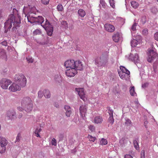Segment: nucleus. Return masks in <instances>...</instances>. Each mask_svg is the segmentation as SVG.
I'll use <instances>...</instances> for the list:
<instances>
[{
    "label": "nucleus",
    "mask_w": 158,
    "mask_h": 158,
    "mask_svg": "<svg viewBox=\"0 0 158 158\" xmlns=\"http://www.w3.org/2000/svg\"><path fill=\"white\" fill-rule=\"evenodd\" d=\"M64 65L66 68L74 69L75 67V61L68 60L65 62Z\"/></svg>",
    "instance_id": "obj_11"
},
{
    "label": "nucleus",
    "mask_w": 158,
    "mask_h": 158,
    "mask_svg": "<svg viewBox=\"0 0 158 158\" xmlns=\"http://www.w3.org/2000/svg\"><path fill=\"white\" fill-rule=\"evenodd\" d=\"M129 59L132 61H134L135 63H137L139 62V57L137 54H135L134 55L133 54H131L129 56Z\"/></svg>",
    "instance_id": "obj_18"
},
{
    "label": "nucleus",
    "mask_w": 158,
    "mask_h": 158,
    "mask_svg": "<svg viewBox=\"0 0 158 158\" xmlns=\"http://www.w3.org/2000/svg\"><path fill=\"white\" fill-rule=\"evenodd\" d=\"M148 61L149 62H152L154 59L158 60V54L153 50H150L148 52Z\"/></svg>",
    "instance_id": "obj_6"
},
{
    "label": "nucleus",
    "mask_w": 158,
    "mask_h": 158,
    "mask_svg": "<svg viewBox=\"0 0 158 158\" xmlns=\"http://www.w3.org/2000/svg\"><path fill=\"white\" fill-rule=\"evenodd\" d=\"M140 22L141 23L140 24H144L147 22V18L146 16H142L141 18Z\"/></svg>",
    "instance_id": "obj_31"
},
{
    "label": "nucleus",
    "mask_w": 158,
    "mask_h": 158,
    "mask_svg": "<svg viewBox=\"0 0 158 158\" xmlns=\"http://www.w3.org/2000/svg\"><path fill=\"white\" fill-rule=\"evenodd\" d=\"M21 87L18 84L13 83L12 84L10 85L8 89L9 90L12 92H15L17 91H19L21 90Z\"/></svg>",
    "instance_id": "obj_10"
},
{
    "label": "nucleus",
    "mask_w": 158,
    "mask_h": 158,
    "mask_svg": "<svg viewBox=\"0 0 158 158\" xmlns=\"http://www.w3.org/2000/svg\"><path fill=\"white\" fill-rule=\"evenodd\" d=\"M33 34L34 35H36L41 34V32L40 30L38 29H36L33 32Z\"/></svg>",
    "instance_id": "obj_42"
},
{
    "label": "nucleus",
    "mask_w": 158,
    "mask_h": 158,
    "mask_svg": "<svg viewBox=\"0 0 158 158\" xmlns=\"http://www.w3.org/2000/svg\"><path fill=\"white\" fill-rule=\"evenodd\" d=\"M8 142L4 137L0 136V153H1L4 152L6 149V146Z\"/></svg>",
    "instance_id": "obj_5"
},
{
    "label": "nucleus",
    "mask_w": 158,
    "mask_h": 158,
    "mask_svg": "<svg viewBox=\"0 0 158 158\" xmlns=\"http://www.w3.org/2000/svg\"><path fill=\"white\" fill-rule=\"evenodd\" d=\"M120 69H121V71L125 72L126 70V69L124 67L122 66H121L120 67Z\"/></svg>",
    "instance_id": "obj_56"
},
{
    "label": "nucleus",
    "mask_w": 158,
    "mask_h": 158,
    "mask_svg": "<svg viewBox=\"0 0 158 158\" xmlns=\"http://www.w3.org/2000/svg\"><path fill=\"white\" fill-rule=\"evenodd\" d=\"M125 158H133V157L130 155L127 154L124 156Z\"/></svg>",
    "instance_id": "obj_61"
},
{
    "label": "nucleus",
    "mask_w": 158,
    "mask_h": 158,
    "mask_svg": "<svg viewBox=\"0 0 158 158\" xmlns=\"http://www.w3.org/2000/svg\"><path fill=\"white\" fill-rule=\"evenodd\" d=\"M148 85V83L147 82H145L142 84V88H145L147 87Z\"/></svg>",
    "instance_id": "obj_60"
},
{
    "label": "nucleus",
    "mask_w": 158,
    "mask_h": 158,
    "mask_svg": "<svg viewBox=\"0 0 158 158\" xmlns=\"http://www.w3.org/2000/svg\"><path fill=\"white\" fill-rule=\"evenodd\" d=\"M44 95L46 98H50L51 94L49 90L45 89L44 91Z\"/></svg>",
    "instance_id": "obj_27"
},
{
    "label": "nucleus",
    "mask_w": 158,
    "mask_h": 158,
    "mask_svg": "<svg viewBox=\"0 0 158 158\" xmlns=\"http://www.w3.org/2000/svg\"><path fill=\"white\" fill-rule=\"evenodd\" d=\"M104 27L105 30L109 32H112L115 30L114 27L110 24H105L104 25Z\"/></svg>",
    "instance_id": "obj_14"
},
{
    "label": "nucleus",
    "mask_w": 158,
    "mask_h": 158,
    "mask_svg": "<svg viewBox=\"0 0 158 158\" xmlns=\"http://www.w3.org/2000/svg\"><path fill=\"white\" fill-rule=\"evenodd\" d=\"M145 158V151L144 150H142L141 151V158Z\"/></svg>",
    "instance_id": "obj_58"
},
{
    "label": "nucleus",
    "mask_w": 158,
    "mask_h": 158,
    "mask_svg": "<svg viewBox=\"0 0 158 158\" xmlns=\"http://www.w3.org/2000/svg\"><path fill=\"white\" fill-rule=\"evenodd\" d=\"M77 73V71L74 68L67 69L65 72L66 76L69 77H74Z\"/></svg>",
    "instance_id": "obj_13"
},
{
    "label": "nucleus",
    "mask_w": 158,
    "mask_h": 158,
    "mask_svg": "<svg viewBox=\"0 0 158 158\" xmlns=\"http://www.w3.org/2000/svg\"><path fill=\"white\" fill-rule=\"evenodd\" d=\"M89 128L92 132L94 131L95 130V128L94 126L90 125L89 127Z\"/></svg>",
    "instance_id": "obj_49"
},
{
    "label": "nucleus",
    "mask_w": 158,
    "mask_h": 158,
    "mask_svg": "<svg viewBox=\"0 0 158 158\" xmlns=\"http://www.w3.org/2000/svg\"><path fill=\"white\" fill-rule=\"evenodd\" d=\"M110 6L113 8L115 7V1L114 0H109Z\"/></svg>",
    "instance_id": "obj_39"
},
{
    "label": "nucleus",
    "mask_w": 158,
    "mask_h": 158,
    "mask_svg": "<svg viewBox=\"0 0 158 158\" xmlns=\"http://www.w3.org/2000/svg\"><path fill=\"white\" fill-rule=\"evenodd\" d=\"M21 138V134L19 133L18 134L16 137V139L15 141V143L19 142L20 141V139Z\"/></svg>",
    "instance_id": "obj_41"
},
{
    "label": "nucleus",
    "mask_w": 158,
    "mask_h": 158,
    "mask_svg": "<svg viewBox=\"0 0 158 158\" xmlns=\"http://www.w3.org/2000/svg\"><path fill=\"white\" fill-rule=\"evenodd\" d=\"M75 90L77 92L81 98L84 100L85 98V94L84 91V89L83 88H76Z\"/></svg>",
    "instance_id": "obj_15"
},
{
    "label": "nucleus",
    "mask_w": 158,
    "mask_h": 158,
    "mask_svg": "<svg viewBox=\"0 0 158 158\" xmlns=\"http://www.w3.org/2000/svg\"><path fill=\"white\" fill-rule=\"evenodd\" d=\"M45 123L44 122H42L39 125L40 128H43L44 126Z\"/></svg>",
    "instance_id": "obj_63"
},
{
    "label": "nucleus",
    "mask_w": 158,
    "mask_h": 158,
    "mask_svg": "<svg viewBox=\"0 0 158 158\" xmlns=\"http://www.w3.org/2000/svg\"><path fill=\"white\" fill-rule=\"evenodd\" d=\"M38 97L40 98H41L43 96V93L42 91H39L38 93Z\"/></svg>",
    "instance_id": "obj_51"
},
{
    "label": "nucleus",
    "mask_w": 158,
    "mask_h": 158,
    "mask_svg": "<svg viewBox=\"0 0 158 158\" xmlns=\"http://www.w3.org/2000/svg\"><path fill=\"white\" fill-rule=\"evenodd\" d=\"M12 83L11 81L9 79L6 78H3L0 81V84L1 87L4 89H7L9 85Z\"/></svg>",
    "instance_id": "obj_7"
},
{
    "label": "nucleus",
    "mask_w": 158,
    "mask_h": 158,
    "mask_svg": "<svg viewBox=\"0 0 158 158\" xmlns=\"http://www.w3.org/2000/svg\"><path fill=\"white\" fill-rule=\"evenodd\" d=\"M78 13L81 17H83L86 15L85 11L81 9L78 10Z\"/></svg>",
    "instance_id": "obj_26"
},
{
    "label": "nucleus",
    "mask_w": 158,
    "mask_h": 158,
    "mask_svg": "<svg viewBox=\"0 0 158 158\" xmlns=\"http://www.w3.org/2000/svg\"><path fill=\"white\" fill-rule=\"evenodd\" d=\"M100 143L102 145H105L107 143V141L106 139L102 138L100 141Z\"/></svg>",
    "instance_id": "obj_40"
},
{
    "label": "nucleus",
    "mask_w": 158,
    "mask_h": 158,
    "mask_svg": "<svg viewBox=\"0 0 158 158\" xmlns=\"http://www.w3.org/2000/svg\"><path fill=\"white\" fill-rule=\"evenodd\" d=\"M125 124L127 126H130L132 125V122L130 119L126 118Z\"/></svg>",
    "instance_id": "obj_36"
},
{
    "label": "nucleus",
    "mask_w": 158,
    "mask_h": 158,
    "mask_svg": "<svg viewBox=\"0 0 158 158\" xmlns=\"http://www.w3.org/2000/svg\"><path fill=\"white\" fill-rule=\"evenodd\" d=\"M64 136V134L60 133L59 135V138L60 140H62L63 139Z\"/></svg>",
    "instance_id": "obj_59"
},
{
    "label": "nucleus",
    "mask_w": 158,
    "mask_h": 158,
    "mask_svg": "<svg viewBox=\"0 0 158 158\" xmlns=\"http://www.w3.org/2000/svg\"><path fill=\"white\" fill-rule=\"evenodd\" d=\"M6 58V53L5 51L2 49H0V59H5Z\"/></svg>",
    "instance_id": "obj_22"
},
{
    "label": "nucleus",
    "mask_w": 158,
    "mask_h": 158,
    "mask_svg": "<svg viewBox=\"0 0 158 158\" xmlns=\"http://www.w3.org/2000/svg\"><path fill=\"white\" fill-rule=\"evenodd\" d=\"M148 97H150L152 98H155L156 97V95L154 92L152 91L150 92L148 95H147V98Z\"/></svg>",
    "instance_id": "obj_30"
},
{
    "label": "nucleus",
    "mask_w": 158,
    "mask_h": 158,
    "mask_svg": "<svg viewBox=\"0 0 158 158\" xmlns=\"http://www.w3.org/2000/svg\"><path fill=\"white\" fill-rule=\"evenodd\" d=\"M112 38L113 40L115 42H118L121 39L119 33L118 32H115L112 36Z\"/></svg>",
    "instance_id": "obj_19"
},
{
    "label": "nucleus",
    "mask_w": 158,
    "mask_h": 158,
    "mask_svg": "<svg viewBox=\"0 0 158 158\" xmlns=\"http://www.w3.org/2000/svg\"><path fill=\"white\" fill-rule=\"evenodd\" d=\"M27 60L28 61L29 63H32L33 61V59L32 58H29V59L27 58Z\"/></svg>",
    "instance_id": "obj_64"
},
{
    "label": "nucleus",
    "mask_w": 158,
    "mask_h": 158,
    "mask_svg": "<svg viewBox=\"0 0 158 158\" xmlns=\"http://www.w3.org/2000/svg\"><path fill=\"white\" fill-rule=\"evenodd\" d=\"M103 121L102 117L100 116H96L94 119V122L95 123L98 124L101 123Z\"/></svg>",
    "instance_id": "obj_23"
},
{
    "label": "nucleus",
    "mask_w": 158,
    "mask_h": 158,
    "mask_svg": "<svg viewBox=\"0 0 158 158\" xmlns=\"http://www.w3.org/2000/svg\"><path fill=\"white\" fill-rule=\"evenodd\" d=\"M28 21L31 23H35V24H41L44 21V18L41 16H38V17H35L33 16L31 17V19H29L28 16H27Z\"/></svg>",
    "instance_id": "obj_4"
},
{
    "label": "nucleus",
    "mask_w": 158,
    "mask_h": 158,
    "mask_svg": "<svg viewBox=\"0 0 158 158\" xmlns=\"http://www.w3.org/2000/svg\"><path fill=\"white\" fill-rule=\"evenodd\" d=\"M127 143V140H126V139L125 137L122 138L120 140H119V143L120 144L121 146L122 147H123L125 146V144H126Z\"/></svg>",
    "instance_id": "obj_25"
},
{
    "label": "nucleus",
    "mask_w": 158,
    "mask_h": 158,
    "mask_svg": "<svg viewBox=\"0 0 158 158\" xmlns=\"http://www.w3.org/2000/svg\"><path fill=\"white\" fill-rule=\"evenodd\" d=\"M61 24L65 27H68V24L66 21H62L61 22Z\"/></svg>",
    "instance_id": "obj_53"
},
{
    "label": "nucleus",
    "mask_w": 158,
    "mask_h": 158,
    "mask_svg": "<svg viewBox=\"0 0 158 158\" xmlns=\"http://www.w3.org/2000/svg\"><path fill=\"white\" fill-rule=\"evenodd\" d=\"M57 8L59 11H62L63 10V6L61 4H58L57 6Z\"/></svg>",
    "instance_id": "obj_44"
},
{
    "label": "nucleus",
    "mask_w": 158,
    "mask_h": 158,
    "mask_svg": "<svg viewBox=\"0 0 158 158\" xmlns=\"http://www.w3.org/2000/svg\"><path fill=\"white\" fill-rule=\"evenodd\" d=\"M66 111V115L68 117H69L72 113V111L70 106H65L64 107Z\"/></svg>",
    "instance_id": "obj_20"
},
{
    "label": "nucleus",
    "mask_w": 158,
    "mask_h": 158,
    "mask_svg": "<svg viewBox=\"0 0 158 158\" xmlns=\"http://www.w3.org/2000/svg\"><path fill=\"white\" fill-rule=\"evenodd\" d=\"M36 8L35 7H33L30 10V12L29 13H33L35 14L36 13Z\"/></svg>",
    "instance_id": "obj_52"
},
{
    "label": "nucleus",
    "mask_w": 158,
    "mask_h": 158,
    "mask_svg": "<svg viewBox=\"0 0 158 158\" xmlns=\"http://www.w3.org/2000/svg\"><path fill=\"white\" fill-rule=\"evenodd\" d=\"M21 106L23 107L27 105L32 103V101L29 97H25L23 98L21 101Z\"/></svg>",
    "instance_id": "obj_12"
},
{
    "label": "nucleus",
    "mask_w": 158,
    "mask_h": 158,
    "mask_svg": "<svg viewBox=\"0 0 158 158\" xmlns=\"http://www.w3.org/2000/svg\"><path fill=\"white\" fill-rule=\"evenodd\" d=\"M108 51L103 52L99 57L96 58L95 64L98 67L104 66L106 64L108 60Z\"/></svg>",
    "instance_id": "obj_2"
},
{
    "label": "nucleus",
    "mask_w": 158,
    "mask_h": 158,
    "mask_svg": "<svg viewBox=\"0 0 158 158\" xmlns=\"http://www.w3.org/2000/svg\"><path fill=\"white\" fill-rule=\"evenodd\" d=\"M75 69L77 70H82L83 69L84 66L81 61H75Z\"/></svg>",
    "instance_id": "obj_16"
},
{
    "label": "nucleus",
    "mask_w": 158,
    "mask_h": 158,
    "mask_svg": "<svg viewBox=\"0 0 158 158\" xmlns=\"http://www.w3.org/2000/svg\"><path fill=\"white\" fill-rule=\"evenodd\" d=\"M14 80L16 83L19 84L21 87H25L26 86L27 79L23 74H16L14 77Z\"/></svg>",
    "instance_id": "obj_3"
},
{
    "label": "nucleus",
    "mask_w": 158,
    "mask_h": 158,
    "mask_svg": "<svg viewBox=\"0 0 158 158\" xmlns=\"http://www.w3.org/2000/svg\"><path fill=\"white\" fill-rule=\"evenodd\" d=\"M6 117L8 120H12L16 117V113L15 110L13 109H10L6 113Z\"/></svg>",
    "instance_id": "obj_8"
},
{
    "label": "nucleus",
    "mask_w": 158,
    "mask_h": 158,
    "mask_svg": "<svg viewBox=\"0 0 158 158\" xmlns=\"http://www.w3.org/2000/svg\"><path fill=\"white\" fill-rule=\"evenodd\" d=\"M88 138L89 139V140L90 141L94 142L96 139V137H93L92 135H88L87 136Z\"/></svg>",
    "instance_id": "obj_37"
},
{
    "label": "nucleus",
    "mask_w": 158,
    "mask_h": 158,
    "mask_svg": "<svg viewBox=\"0 0 158 158\" xmlns=\"http://www.w3.org/2000/svg\"><path fill=\"white\" fill-rule=\"evenodd\" d=\"M150 10L151 13L154 15L156 14L158 12V8L155 6L152 7Z\"/></svg>",
    "instance_id": "obj_24"
},
{
    "label": "nucleus",
    "mask_w": 158,
    "mask_h": 158,
    "mask_svg": "<svg viewBox=\"0 0 158 158\" xmlns=\"http://www.w3.org/2000/svg\"><path fill=\"white\" fill-rule=\"evenodd\" d=\"M87 106L85 105H82L79 107V112L81 116L84 119L87 113Z\"/></svg>",
    "instance_id": "obj_9"
},
{
    "label": "nucleus",
    "mask_w": 158,
    "mask_h": 158,
    "mask_svg": "<svg viewBox=\"0 0 158 158\" xmlns=\"http://www.w3.org/2000/svg\"><path fill=\"white\" fill-rule=\"evenodd\" d=\"M138 42L137 40L133 39L131 40V45L132 47H135L138 44Z\"/></svg>",
    "instance_id": "obj_29"
},
{
    "label": "nucleus",
    "mask_w": 158,
    "mask_h": 158,
    "mask_svg": "<svg viewBox=\"0 0 158 158\" xmlns=\"http://www.w3.org/2000/svg\"><path fill=\"white\" fill-rule=\"evenodd\" d=\"M118 73L121 78L123 79H126V77H127V75L125 72L118 71Z\"/></svg>",
    "instance_id": "obj_28"
},
{
    "label": "nucleus",
    "mask_w": 158,
    "mask_h": 158,
    "mask_svg": "<svg viewBox=\"0 0 158 158\" xmlns=\"http://www.w3.org/2000/svg\"><path fill=\"white\" fill-rule=\"evenodd\" d=\"M51 143L52 145L56 146L57 145V142L55 138H54L52 139Z\"/></svg>",
    "instance_id": "obj_50"
},
{
    "label": "nucleus",
    "mask_w": 158,
    "mask_h": 158,
    "mask_svg": "<svg viewBox=\"0 0 158 158\" xmlns=\"http://www.w3.org/2000/svg\"><path fill=\"white\" fill-rule=\"evenodd\" d=\"M100 3L103 8H106V3H105L104 0H100Z\"/></svg>",
    "instance_id": "obj_43"
},
{
    "label": "nucleus",
    "mask_w": 158,
    "mask_h": 158,
    "mask_svg": "<svg viewBox=\"0 0 158 158\" xmlns=\"http://www.w3.org/2000/svg\"><path fill=\"white\" fill-rule=\"evenodd\" d=\"M131 6L134 8H137L139 6V4L137 2L133 1L131 2Z\"/></svg>",
    "instance_id": "obj_33"
},
{
    "label": "nucleus",
    "mask_w": 158,
    "mask_h": 158,
    "mask_svg": "<svg viewBox=\"0 0 158 158\" xmlns=\"http://www.w3.org/2000/svg\"><path fill=\"white\" fill-rule=\"evenodd\" d=\"M130 92L131 95L132 96H135L136 94V93L135 91V88L134 86L132 87L130 90Z\"/></svg>",
    "instance_id": "obj_35"
},
{
    "label": "nucleus",
    "mask_w": 158,
    "mask_h": 158,
    "mask_svg": "<svg viewBox=\"0 0 158 158\" xmlns=\"http://www.w3.org/2000/svg\"><path fill=\"white\" fill-rule=\"evenodd\" d=\"M23 110L27 112H30L33 109V104L31 103L29 105H27L23 107Z\"/></svg>",
    "instance_id": "obj_21"
},
{
    "label": "nucleus",
    "mask_w": 158,
    "mask_h": 158,
    "mask_svg": "<svg viewBox=\"0 0 158 158\" xmlns=\"http://www.w3.org/2000/svg\"><path fill=\"white\" fill-rule=\"evenodd\" d=\"M108 121L111 125L113 124L114 122L113 116H110L108 119Z\"/></svg>",
    "instance_id": "obj_38"
},
{
    "label": "nucleus",
    "mask_w": 158,
    "mask_h": 158,
    "mask_svg": "<svg viewBox=\"0 0 158 158\" xmlns=\"http://www.w3.org/2000/svg\"><path fill=\"white\" fill-rule=\"evenodd\" d=\"M20 18L19 15H18L17 17L15 18L13 15H11L5 23L4 27L7 28V30H10L12 27V23L15 26L19 27L21 23Z\"/></svg>",
    "instance_id": "obj_1"
},
{
    "label": "nucleus",
    "mask_w": 158,
    "mask_h": 158,
    "mask_svg": "<svg viewBox=\"0 0 158 158\" xmlns=\"http://www.w3.org/2000/svg\"><path fill=\"white\" fill-rule=\"evenodd\" d=\"M125 73L127 74V77H128V76L130 75V71L128 70H127V69H126L125 72Z\"/></svg>",
    "instance_id": "obj_62"
},
{
    "label": "nucleus",
    "mask_w": 158,
    "mask_h": 158,
    "mask_svg": "<svg viewBox=\"0 0 158 158\" xmlns=\"http://www.w3.org/2000/svg\"><path fill=\"white\" fill-rule=\"evenodd\" d=\"M41 26L42 27L43 26H45L46 27H49L52 26V25L48 21V20L46 19L45 23L44 25H41Z\"/></svg>",
    "instance_id": "obj_48"
},
{
    "label": "nucleus",
    "mask_w": 158,
    "mask_h": 158,
    "mask_svg": "<svg viewBox=\"0 0 158 158\" xmlns=\"http://www.w3.org/2000/svg\"><path fill=\"white\" fill-rule=\"evenodd\" d=\"M43 27L46 30L48 35L49 36H51L52 34L53 30L52 26L49 27H46L45 26H43Z\"/></svg>",
    "instance_id": "obj_17"
},
{
    "label": "nucleus",
    "mask_w": 158,
    "mask_h": 158,
    "mask_svg": "<svg viewBox=\"0 0 158 158\" xmlns=\"http://www.w3.org/2000/svg\"><path fill=\"white\" fill-rule=\"evenodd\" d=\"M137 24L136 23H134L132 25L131 28V31H135L136 30V26Z\"/></svg>",
    "instance_id": "obj_45"
},
{
    "label": "nucleus",
    "mask_w": 158,
    "mask_h": 158,
    "mask_svg": "<svg viewBox=\"0 0 158 158\" xmlns=\"http://www.w3.org/2000/svg\"><path fill=\"white\" fill-rule=\"evenodd\" d=\"M133 143L135 148L136 149H139V147L137 139H134L133 141Z\"/></svg>",
    "instance_id": "obj_32"
},
{
    "label": "nucleus",
    "mask_w": 158,
    "mask_h": 158,
    "mask_svg": "<svg viewBox=\"0 0 158 158\" xmlns=\"http://www.w3.org/2000/svg\"><path fill=\"white\" fill-rule=\"evenodd\" d=\"M108 113H109V115L110 116H113V111L112 109H110V107H109L108 109Z\"/></svg>",
    "instance_id": "obj_46"
},
{
    "label": "nucleus",
    "mask_w": 158,
    "mask_h": 158,
    "mask_svg": "<svg viewBox=\"0 0 158 158\" xmlns=\"http://www.w3.org/2000/svg\"><path fill=\"white\" fill-rule=\"evenodd\" d=\"M154 38L155 40L158 41V32H156L154 34Z\"/></svg>",
    "instance_id": "obj_55"
},
{
    "label": "nucleus",
    "mask_w": 158,
    "mask_h": 158,
    "mask_svg": "<svg viewBox=\"0 0 158 158\" xmlns=\"http://www.w3.org/2000/svg\"><path fill=\"white\" fill-rule=\"evenodd\" d=\"M49 0H41V2L44 4H48L49 3Z\"/></svg>",
    "instance_id": "obj_54"
},
{
    "label": "nucleus",
    "mask_w": 158,
    "mask_h": 158,
    "mask_svg": "<svg viewBox=\"0 0 158 158\" xmlns=\"http://www.w3.org/2000/svg\"><path fill=\"white\" fill-rule=\"evenodd\" d=\"M54 79L56 82L57 83H60L61 81V77L58 75H56L55 76Z\"/></svg>",
    "instance_id": "obj_34"
},
{
    "label": "nucleus",
    "mask_w": 158,
    "mask_h": 158,
    "mask_svg": "<svg viewBox=\"0 0 158 158\" xmlns=\"http://www.w3.org/2000/svg\"><path fill=\"white\" fill-rule=\"evenodd\" d=\"M142 34L144 35H146L148 34V30L147 29H145L142 31Z\"/></svg>",
    "instance_id": "obj_47"
},
{
    "label": "nucleus",
    "mask_w": 158,
    "mask_h": 158,
    "mask_svg": "<svg viewBox=\"0 0 158 158\" xmlns=\"http://www.w3.org/2000/svg\"><path fill=\"white\" fill-rule=\"evenodd\" d=\"M1 44L3 46H7V43L6 40H4L1 42Z\"/></svg>",
    "instance_id": "obj_57"
}]
</instances>
